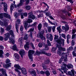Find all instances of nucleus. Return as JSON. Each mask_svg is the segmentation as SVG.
Segmentation results:
<instances>
[{"instance_id":"1","label":"nucleus","mask_w":76,"mask_h":76,"mask_svg":"<svg viewBox=\"0 0 76 76\" xmlns=\"http://www.w3.org/2000/svg\"><path fill=\"white\" fill-rule=\"evenodd\" d=\"M45 49H42L40 50V52L38 51H36L35 55H37L38 56H39L41 55V54H45L48 56V53H45V50H48V45H45Z\"/></svg>"},{"instance_id":"2","label":"nucleus","mask_w":76,"mask_h":76,"mask_svg":"<svg viewBox=\"0 0 76 76\" xmlns=\"http://www.w3.org/2000/svg\"><path fill=\"white\" fill-rule=\"evenodd\" d=\"M58 43L59 44L56 45L57 47H58L59 50H61V51H66V48H62V47H61V42L59 40L58 42Z\"/></svg>"},{"instance_id":"3","label":"nucleus","mask_w":76,"mask_h":76,"mask_svg":"<svg viewBox=\"0 0 76 76\" xmlns=\"http://www.w3.org/2000/svg\"><path fill=\"white\" fill-rule=\"evenodd\" d=\"M28 71L32 76H37V73H36V71L35 69H32L30 70H29Z\"/></svg>"},{"instance_id":"4","label":"nucleus","mask_w":76,"mask_h":76,"mask_svg":"<svg viewBox=\"0 0 76 76\" xmlns=\"http://www.w3.org/2000/svg\"><path fill=\"white\" fill-rule=\"evenodd\" d=\"M4 37H5L4 38V41H7L8 40V38L10 37V34L9 33H7L4 34Z\"/></svg>"},{"instance_id":"5","label":"nucleus","mask_w":76,"mask_h":76,"mask_svg":"<svg viewBox=\"0 0 76 76\" xmlns=\"http://www.w3.org/2000/svg\"><path fill=\"white\" fill-rule=\"evenodd\" d=\"M34 31V28H30L29 30L27 31V32L28 33L30 32V37H31V38H33V37L32 36L33 33L32 32H33Z\"/></svg>"},{"instance_id":"6","label":"nucleus","mask_w":76,"mask_h":76,"mask_svg":"<svg viewBox=\"0 0 76 76\" xmlns=\"http://www.w3.org/2000/svg\"><path fill=\"white\" fill-rule=\"evenodd\" d=\"M62 64V65H63V66H64V67H62L61 68V70H64V72L65 73H67V70L68 69H66V64H64V63H63Z\"/></svg>"},{"instance_id":"7","label":"nucleus","mask_w":76,"mask_h":76,"mask_svg":"<svg viewBox=\"0 0 76 76\" xmlns=\"http://www.w3.org/2000/svg\"><path fill=\"white\" fill-rule=\"evenodd\" d=\"M6 69H4L1 68L0 69V72H1L2 74L5 76H7V75L6 73Z\"/></svg>"},{"instance_id":"8","label":"nucleus","mask_w":76,"mask_h":76,"mask_svg":"<svg viewBox=\"0 0 76 76\" xmlns=\"http://www.w3.org/2000/svg\"><path fill=\"white\" fill-rule=\"evenodd\" d=\"M28 18L32 19L33 20L35 19V15H34L33 14H32V13L31 12L29 13H28Z\"/></svg>"},{"instance_id":"9","label":"nucleus","mask_w":76,"mask_h":76,"mask_svg":"<svg viewBox=\"0 0 76 76\" xmlns=\"http://www.w3.org/2000/svg\"><path fill=\"white\" fill-rule=\"evenodd\" d=\"M4 25L5 26V27L7 28L5 29L6 31H8L10 30V29H11V27L10 26H8L7 25V23H5L4 24Z\"/></svg>"},{"instance_id":"10","label":"nucleus","mask_w":76,"mask_h":76,"mask_svg":"<svg viewBox=\"0 0 76 76\" xmlns=\"http://www.w3.org/2000/svg\"><path fill=\"white\" fill-rule=\"evenodd\" d=\"M29 42H27L26 43V44L24 45V47L26 50H29Z\"/></svg>"},{"instance_id":"11","label":"nucleus","mask_w":76,"mask_h":76,"mask_svg":"<svg viewBox=\"0 0 76 76\" xmlns=\"http://www.w3.org/2000/svg\"><path fill=\"white\" fill-rule=\"evenodd\" d=\"M21 70L22 72V73L23 75H26L27 74L26 73V69L24 67H22L21 69Z\"/></svg>"},{"instance_id":"12","label":"nucleus","mask_w":76,"mask_h":76,"mask_svg":"<svg viewBox=\"0 0 76 76\" xmlns=\"http://www.w3.org/2000/svg\"><path fill=\"white\" fill-rule=\"evenodd\" d=\"M38 25V23L37 22H35L32 25H30L29 24L28 26V28L29 27H34L35 26V27H37V25Z\"/></svg>"},{"instance_id":"13","label":"nucleus","mask_w":76,"mask_h":76,"mask_svg":"<svg viewBox=\"0 0 76 76\" xmlns=\"http://www.w3.org/2000/svg\"><path fill=\"white\" fill-rule=\"evenodd\" d=\"M24 2H25L24 0H20V3L17 5L18 7H19L20 6L23 5V4Z\"/></svg>"},{"instance_id":"14","label":"nucleus","mask_w":76,"mask_h":76,"mask_svg":"<svg viewBox=\"0 0 76 76\" xmlns=\"http://www.w3.org/2000/svg\"><path fill=\"white\" fill-rule=\"evenodd\" d=\"M4 16L6 18H7L8 19H10L11 18V17L10 16V15H9L7 13H4Z\"/></svg>"},{"instance_id":"15","label":"nucleus","mask_w":76,"mask_h":76,"mask_svg":"<svg viewBox=\"0 0 76 76\" xmlns=\"http://www.w3.org/2000/svg\"><path fill=\"white\" fill-rule=\"evenodd\" d=\"M35 53V51L33 50H29L28 51V55L30 56L32 55V54H34Z\"/></svg>"},{"instance_id":"16","label":"nucleus","mask_w":76,"mask_h":76,"mask_svg":"<svg viewBox=\"0 0 76 76\" xmlns=\"http://www.w3.org/2000/svg\"><path fill=\"white\" fill-rule=\"evenodd\" d=\"M61 50L60 49H58V52H57V54H59V56H62V57H64V53H62L61 54Z\"/></svg>"},{"instance_id":"17","label":"nucleus","mask_w":76,"mask_h":76,"mask_svg":"<svg viewBox=\"0 0 76 76\" xmlns=\"http://www.w3.org/2000/svg\"><path fill=\"white\" fill-rule=\"evenodd\" d=\"M37 13H40V14L38 16L39 18H41L43 16V14H42V11H39V10L37 11Z\"/></svg>"},{"instance_id":"18","label":"nucleus","mask_w":76,"mask_h":76,"mask_svg":"<svg viewBox=\"0 0 76 76\" xmlns=\"http://www.w3.org/2000/svg\"><path fill=\"white\" fill-rule=\"evenodd\" d=\"M14 55L15 57V60L16 61H19V55H18L17 53H15L14 54Z\"/></svg>"},{"instance_id":"19","label":"nucleus","mask_w":76,"mask_h":76,"mask_svg":"<svg viewBox=\"0 0 76 76\" xmlns=\"http://www.w3.org/2000/svg\"><path fill=\"white\" fill-rule=\"evenodd\" d=\"M14 67H15V69H17L18 70H21V68L20 67V66H19V64H15L14 65Z\"/></svg>"},{"instance_id":"20","label":"nucleus","mask_w":76,"mask_h":76,"mask_svg":"<svg viewBox=\"0 0 76 76\" xmlns=\"http://www.w3.org/2000/svg\"><path fill=\"white\" fill-rule=\"evenodd\" d=\"M25 51L24 50L21 49L20 51V55H23V56H25Z\"/></svg>"},{"instance_id":"21","label":"nucleus","mask_w":76,"mask_h":76,"mask_svg":"<svg viewBox=\"0 0 76 76\" xmlns=\"http://www.w3.org/2000/svg\"><path fill=\"white\" fill-rule=\"evenodd\" d=\"M12 49L14 51H18V49L17 46L16 45H15L13 46Z\"/></svg>"},{"instance_id":"22","label":"nucleus","mask_w":76,"mask_h":76,"mask_svg":"<svg viewBox=\"0 0 76 76\" xmlns=\"http://www.w3.org/2000/svg\"><path fill=\"white\" fill-rule=\"evenodd\" d=\"M4 10L5 12H7V5L5 4L4 5Z\"/></svg>"},{"instance_id":"23","label":"nucleus","mask_w":76,"mask_h":76,"mask_svg":"<svg viewBox=\"0 0 76 76\" xmlns=\"http://www.w3.org/2000/svg\"><path fill=\"white\" fill-rule=\"evenodd\" d=\"M68 69H73V65L70 64H69L66 66Z\"/></svg>"},{"instance_id":"24","label":"nucleus","mask_w":76,"mask_h":76,"mask_svg":"<svg viewBox=\"0 0 76 76\" xmlns=\"http://www.w3.org/2000/svg\"><path fill=\"white\" fill-rule=\"evenodd\" d=\"M71 38V36L69 34H68L66 36L67 38V44H69V39Z\"/></svg>"},{"instance_id":"25","label":"nucleus","mask_w":76,"mask_h":76,"mask_svg":"<svg viewBox=\"0 0 76 76\" xmlns=\"http://www.w3.org/2000/svg\"><path fill=\"white\" fill-rule=\"evenodd\" d=\"M62 28L63 30H64L65 31H67V30L69 29V27H66L63 26H62Z\"/></svg>"},{"instance_id":"26","label":"nucleus","mask_w":76,"mask_h":76,"mask_svg":"<svg viewBox=\"0 0 76 76\" xmlns=\"http://www.w3.org/2000/svg\"><path fill=\"white\" fill-rule=\"evenodd\" d=\"M3 51L2 50H0V57L3 58Z\"/></svg>"},{"instance_id":"27","label":"nucleus","mask_w":76,"mask_h":76,"mask_svg":"<svg viewBox=\"0 0 76 76\" xmlns=\"http://www.w3.org/2000/svg\"><path fill=\"white\" fill-rule=\"evenodd\" d=\"M14 6V4L13 3L11 4V5L10 6V8L11 13H12V10H13Z\"/></svg>"},{"instance_id":"28","label":"nucleus","mask_w":76,"mask_h":76,"mask_svg":"<svg viewBox=\"0 0 76 76\" xmlns=\"http://www.w3.org/2000/svg\"><path fill=\"white\" fill-rule=\"evenodd\" d=\"M15 72H16L17 73H18V76H21L20 74H21V72H20L19 70H18L17 69H15Z\"/></svg>"},{"instance_id":"29","label":"nucleus","mask_w":76,"mask_h":76,"mask_svg":"<svg viewBox=\"0 0 76 76\" xmlns=\"http://www.w3.org/2000/svg\"><path fill=\"white\" fill-rule=\"evenodd\" d=\"M28 34H26L24 37L23 39H24V40H27V39H28Z\"/></svg>"},{"instance_id":"30","label":"nucleus","mask_w":76,"mask_h":76,"mask_svg":"<svg viewBox=\"0 0 76 76\" xmlns=\"http://www.w3.org/2000/svg\"><path fill=\"white\" fill-rule=\"evenodd\" d=\"M48 12V8H46V10H45L44 11H42V12H44V13H45V15L46 16V17L48 16V12Z\"/></svg>"},{"instance_id":"31","label":"nucleus","mask_w":76,"mask_h":76,"mask_svg":"<svg viewBox=\"0 0 76 76\" xmlns=\"http://www.w3.org/2000/svg\"><path fill=\"white\" fill-rule=\"evenodd\" d=\"M9 41H10V42H12L13 44H14L15 43V41H14L13 39L11 38H9Z\"/></svg>"},{"instance_id":"32","label":"nucleus","mask_w":76,"mask_h":76,"mask_svg":"<svg viewBox=\"0 0 76 76\" xmlns=\"http://www.w3.org/2000/svg\"><path fill=\"white\" fill-rule=\"evenodd\" d=\"M63 13H65V14L68 15V16H71V14H70V13H69L68 11H64L63 12Z\"/></svg>"},{"instance_id":"33","label":"nucleus","mask_w":76,"mask_h":76,"mask_svg":"<svg viewBox=\"0 0 76 76\" xmlns=\"http://www.w3.org/2000/svg\"><path fill=\"white\" fill-rule=\"evenodd\" d=\"M12 64V63H10L8 64H7L5 65V68H7L8 67H9L11 66V65Z\"/></svg>"},{"instance_id":"34","label":"nucleus","mask_w":76,"mask_h":76,"mask_svg":"<svg viewBox=\"0 0 76 76\" xmlns=\"http://www.w3.org/2000/svg\"><path fill=\"white\" fill-rule=\"evenodd\" d=\"M61 18L63 19V20H67V19H68V18H66V16H65V15H62L61 16Z\"/></svg>"},{"instance_id":"35","label":"nucleus","mask_w":76,"mask_h":76,"mask_svg":"<svg viewBox=\"0 0 76 76\" xmlns=\"http://www.w3.org/2000/svg\"><path fill=\"white\" fill-rule=\"evenodd\" d=\"M39 36L42 40H45V38L44 36H43V35H40Z\"/></svg>"},{"instance_id":"36","label":"nucleus","mask_w":76,"mask_h":76,"mask_svg":"<svg viewBox=\"0 0 76 76\" xmlns=\"http://www.w3.org/2000/svg\"><path fill=\"white\" fill-rule=\"evenodd\" d=\"M38 28L39 31L41 29V28H42V24L41 23L39 24L37 26Z\"/></svg>"},{"instance_id":"37","label":"nucleus","mask_w":76,"mask_h":76,"mask_svg":"<svg viewBox=\"0 0 76 76\" xmlns=\"http://www.w3.org/2000/svg\"><path fill=\"white\" fill-rule=\"evenodd\" d=\"M10 34L11 35L12 38H13L15 37V35L13 34V32L12 30H10L9 32Z\"/></svg>"},{"instance_id":"38","label":"nucleus","mask_w":76,"mask_h":76,"mask_svg":"<svg viewBox=\"0 0 76 76\" xmlns=\"http://www.w3.org/2000/svg\"><path fill=\"white\" fill-rule=\"evenodd\" d=\"M28 24L27 23H26L24 25V28H25V29H26V31L27 30V28H28Z\"/></svg>"},{"instance_id":"39","label":"nucleus","mask_w":76,"mask_h":76,"mask_svg":"<svg viewBox=\"0 0 76 76\" xmlns=\"http://www.w3.org/2000/svg\"><path fill=\"white\" fill-rule=\"evenodd\" d=\"M0 29H1L0 32L3 34L4 32V29L2 28L1 27L0 28Z\"/></svg>"},{"instance_id":"40","label":"nucleus","mask_w":76,"mask_h":76,"mask_svg":"<svg viewBox=\"0 0 76 76\" xmlns=\"http://www.w3.org/2000/svg\"><path fill=\"white\" fill-rule=\"evenodd\" d=\"M25 8L27 10H29L31 9V7L29 5L26 6Z\"/></svg>"},{"instance_id":"41","label":"nucleus","mask_w":76,"mask_h":76,"mask_svg":"<svg viewBox=\"0 0 76 76\" xmlns=\"http://www.w3.org/2000/svg\"><path fill=\"white\" fill-rule=\"evenodd\" d=\"M15 28L16 30V31L18 33L19 32L18 29H19V27L18 26V25H17V24H15Z\"/></svg>"},{"instance_id":"42","label":"nucleus","mask_w":76,"mask_h":76,"mask_svg":"<svg viewBox=\"0 0 76 76\" xmlns=\"http://www.w3.org/2000/svg\"><path fill=\"white\" fill-rule=\"evenodd\" d=\"M50 37H49V39L50 41H53V36L51 34H50Z\"/></svg>"},{"instance_id":"43","label":"nucleus","mask_w":76,"mask_h":76,"mask_svg":"<svg viewBox=\"0 0 76 76\" xmlns=\"http://www.w3.org/2000/svg\"><path fill=\"white\" fill-rule=\"evenodd\" d=\"M52 28V26H49L48 27V31L49 32H51V28Z\"/></svg>"},{"instance_id":"44","label":"nucleus","mask_w":76,"mask_h":76,"mask_svg":"<svg viewBox=\"0 0 76 76\" xmlns=\"http://www.w3.org/2000/svg\"><path fill=\"white\" fill-rule=\"evenodd\" d=\"M16 22L17 23H18V24H20V20L19 19H17Z\"/></svg>"},{"instance_id":"45","label":"nucleus","mask_w":76,"mask_h":76,"mask_svg":"<svg viewBox=\"0 0 76 76\" xmlns=\"http://www.w3.org/2000/svg\"><path fill=\"white\" fill-rule=\"evenodd\" d=\"M27 22L28 23H31V22H32V20L30 19H28L27 20Z\"/></svg>"},{"instance_id":"46","label":"nucleus","mask_w":76,"mask_h":76,"mask_svg":"<svg viewBox=\"0 0 76 76\" xmlns=\"http://www.w3.org/2000/svg\"><path fill=\"white\" fill-rule=\"evenodd\" d=\"M64 58V56H62L61 57V58H60V59L59 61V63L61 64V61H63V58Z\"/></svg>"},{"instance_id":"47","label":"nucleus","mask_w":76,"mask_h":76,"mask_svg":"<svg viewBox=\"0 0 76 76\" xmlns=\"http://www.w3.org/2000/svg\"><path fill=\"white\" fill-rule=\"evenodd\" d=\"M48 22H49V23H50V24H51V25H55V23L52 22L51 21H50V20L48 19Z\"/></svg>"},{"instance_id":"48","label":"nucleus","mask_w":76,"mask_h":76,"mask_svg":"<svg viewBox=\"0 0 76 76\" xmlns=\"http://www.w3.org/2000/svg\"><path fill=\"white\" fill-rule=\"evenodd\" d=\"M45 32V31L44 30H42V31L41 32L40 34H39V35H44V33Z\"/></svg>"},{"instance_id":"49","label":"nucleus","mask_w":76,"mask_h":76,"mask_svg":"<svg viewBox=\"0 0 76 76\" xmlns=\"http://www.w3.org/2000/svg\"><path fill=\"white\" fill-rule=\"evenodd\" d=\"M10 61L9 59L7 58L6 60V61H5V63L7 64V63H10Z\"/></svg>"},{"instance_id":"50","label":"nucleus","mask_w":76,"mask_h":76,"mask_svg":"<svg viewBox=\"0 0 76 76\" xmlns=\"http://www.w3.org/2000/svg\"><path fill=\"white\" fill-rule=\"evenodd\" d=\"M3 16H4V13L0 14V19H3Z\"/></svg>"},{"instance_id":"51","label":"nucleus","mask_w":76,"mask_h":76,"mask_svg":"<svg viewBox=\"0 0 76 76\" xmlns=\"http://www.w3.org/2000/svg\"><path fill=\"white\" fill-rule=\"evenodd\" d=\"M21 16V18L23 19L24 18V16H23V12H21L20 13Z\"/></svg>"},{"instance_id":"52","label":"nucleus","mask_w":76,"mask_h":76,"mask_svg":"<svg viewBox=\"0 0 76 76\" xmlns=\"http://www.w3.org/2000/svg\"><path fill=\"white\" fill-rule=\"evenodd\" d=\"M59 41H60L61 42V41L62 42H64V41H65V40H64V39H61L60 40H59L58 41V44H59V43H58V42H59Z\"/></svg>"},{"instance_id":"53","label":"nucleus","mask_w":76,"mask_h":76,"mask_svg":"<svg viewBox=\"0 0 76 76\" xmlns=\"http://www.w3.org/2000/svg\"><path fill=\"white\" fill-rule=\"evenodd\" d=\"M30 45L31 46L32 48H33V49H35V47H34V44L32 43L31 42L30 43Z\"/></svg>"},{"instance_id":"54","label":"nucleus","mask_w":76,"mask_h":76,"mask_svg":"<svg viewBox=\"0 0 76 76\" xmlns=\"http://www.w3.org/2000/svg\"><path fill=\"white\" fill-rule=\"evenodd\" d=\"M14 16L16 18H18V14L17 12H15L14 13Z\"/></svg>"},{"instance_id":"55","label":"nucleus","mask_w":76,"mask_h":76,"mask_svg":"<svg viewBox=\"0 0 76 76\" xmlns=\"http://www.w3.org/2000/svg\"><path fill=\"white\" fill-rule=\"evenodd\" d=\"M28 57H29V58L30 59V60H32V59H33V56L32 55H28Z\"/></svg>"},{"instance_id":"56","label":"nucleus","mask_w":76,"mask_h":76,"mask_svg":"<svg viewBox=\"0 0 76 76\" xmlns=\"http://www.w3.org/2000/svg\"><path fill=\"white\" fill-rule=\"evenodd\" d=\"M18 42H20V43H22V38H20L18 40Z\"/></svg>"},{"instance_id":"57","label":"nucleus","mask_w":76,"mask_h":76,"mask_svg":"<svg viewBox=\"0 0 76 76\" xmlns=\"http://www.w3.org/2000/svg\"><path fill=\"white\" fill-rule=\"evenodd\" d=\"M23 14L24 16H25V17H26V16H28V14L26 12H25L24 13H23Z\"/></svg>"},{"instance_id":"58","label":"nucleus","mask_w":76,"mask_h":76,"mask_svg":"<svg viewBox=\"0 0 76 76\" xmlns=\"http://www.w3.org/2000/svg\"><path fill=\"white\" fill-rule=\"evenodd\" d=\"M71 72L73 76H75V70L74 69H72L71 70Z\"/></svg>"},{"instance_id":"59","label":"nucleus","mask_w":76,"mask_h":76,"mask_svg":"<svg viewBox=\"0 0 76 76\" xmlns=\"http://www.w3.org/2000/svg\"><path fill=\"white\" fill-rule=\"evenodd\" d=\"M61 37H62L63 38H64V39H66V35H65V34H62Z\"/></svg>"},{"instance_id":"60","label":"nucleus","mask_w":76,"mask_h":76,"mask_svg":"<svg viewBox=\"0 0 76 76\" xmlns=\"http://www.w3.org/2000/svg\"><path fill=\"white\" fill-rule=\"evenodd\" d=\"M52 31L53 32L55 31V29H56V26H54L53 27H52Z\"/></svg>"},{"instance_id":"61","label":"nucleus","mask_w":76,"mask_h":76,"mask_svg":"<svg viewBox=\"0 0 76 76\" xmlns=\"http://www.w3.org/2000/svg\"><path fill=\"white\" fill-rule=\"evenodd\" d=\"M67 1H68L69 2H70V3H72V4L73 3V1L72 0H66Z\"/></svg>"},{"instance_id":"62","label":"nucleus","mask_w":76,"mask_h":76,"mask_svg":"<svg viewBox=\"0 0 76 76\" xmlns=\"http://www.w3.org/2000/svg\"><path fill=\"white\" fill-rule=\"evenodd\" d=\"M23 27L22 26H21L20 27V31H23Z\"/></svg>"},{"instance_id":"63","label":"nucleus","mask_w":76,"mask_h":76,"mask_svg":"<svg viewBox=\"0 0 76 76\" xmlns=\"http://www.w3.org/2000/svg\"><path fill=\"white\" fill-rule=\"evenodd\" d=\"M58 38V36L55 34V35L54 39H57Z\"/></svg>"},{"instance_id":"64","label":"nucleus","mask_w":76,"mask_h":76,"mask_svg":"<svg viewBox=\"0 0 76 76\" xmlns=\"http://www.w3.org/2000/svg\"><path fill=\"white\" fill-rule=\"evenodd\" d=\"M75 37H76V34H73L72 35V39H75Z\"/></svg>"}]
</instances>
